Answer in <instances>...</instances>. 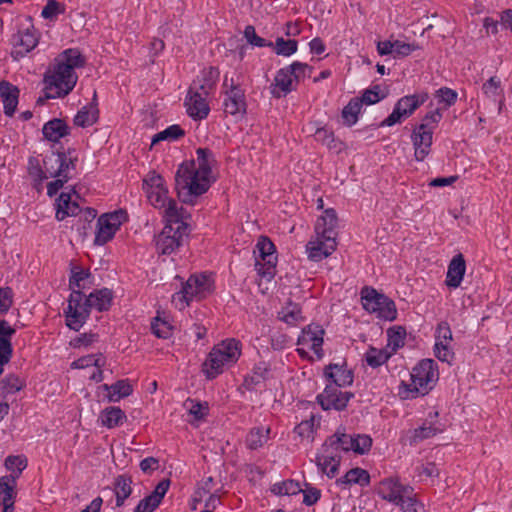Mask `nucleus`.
I'll list each match as a JSON object with an SVG mask.
<instances>
[{"label":"nucleus","mask_w":512,"mask_h":512,"mask_svg":"<svg viewBox=\"0 0 512 512\" xmlns=\"http://www.w3.org/2000/svg\"><path fill=\"white\" fill-rule=\"evenodd\" d=\"M353 397L350 392H342L337 385H326L324 391L317 396V401L323 410H343Z\"/></svg>","instance_id":"obj_16"},{"label":"nucleus","mask_w":512,"mask_h":512,"mask_svg":"<svg viewBox=\"0 0 512 512\" xmlns=\"http://www.w3.org/2000/svg\"><path fill=\"white\" fill-rule=\"evenodd\" d=\"M42 133L48 141L58 142L70 134V128L63 119L54 118L44 124Z\"/></svg>","instance_id":"obj_31"},{"label":"nucleus","mask_w":512,"mask_h":512,"mask_svg":"<svg viewBox=\"0 0 512 512\" xmlns=\"http://www.w3.org/2000/svg\"><path fill=\"white\" fill-rule=\"evenodd\" d=\"M198 168V176L204 181H211V169L213 164L216 162L213 152L208 148H198L196 150Z\"/></svg>","instance_id":"obj_32"},{"label":"nucleus","mask_w":512,"mask_h":512,"mask_svg":"<svg viewBox=\"0 0 512 512\" xmlns=\"http://www.w3.org/2000/svg\"><path fill=\"white\" fill-rule=\"evenodd\" d=\"M372 446V438L369 435L358 434L353 437V451L357 454L367 453Z\"/></svg>","instance_id":"obj_58"},{"label":"nucleus","mask_w":512,"mask_h":512,"mask_svg":"<svg viewBox=\"0 0 512 512\" xmlns=\"http://www.w3.org/2000/svg\"><path fill=\"white\" fill-rule=\"evenodd\" d=\"M77 161L76 150L72 148L65 152H52L42 160L47 178L70 175L75 170Z\"/></svg>","instance_id":"obj_11"},{"label":"nucleus","mask_w":512,"mask_h":512,"mask_svg":"<svg viewBox=\"0 0 512 512\" xmlns=\"http://www.w3.org/2000/svg\"><path fill=\"white\" fill-rule=\"evenodd\" d=\"M287 66L281 68L276 73L273 83L270 86V92L275 98H282L288 95L291 91L296 89L297 83L293 75L289 73Z\"/></svg>","instance_id":"obj_24"},{"label":"nucleus","mask_w":512,"mask_h":512,"mask_svg":"<svg viewBox=\"0 0 512 512\" xmlns=\"http://www.w3.org/2000/svg\"><path fill=\"white\" fill-rule=\"evenodd\" d=\"M38 36L33 29H26L14 34L11 39L12 51L11 56L15 60H19L32 51L38 44Z\"/></svg>","instance_id":"obj_18"},{"label":"nucleus","mask_w":512,"mask_h":512,"mask_svg":"<svg viewBox=\"0 0 512 512\" xmlns=\"http://www.w3.org/2000/svg\"><path fill=\"white\" fill-rule=\"evenodd\" d=\"M482 90L484 92V94L487 96V97H490V98H495L496 96L499 95L500 91H501V82L500 80L493 76V77H490V79H488L482 86Z\"/></svg>","instance_id":"obj_64"},{"label":"nucleus","mask_w":512,"mask_h":512,"mask_svg":"<svg viewBox=\"0 0 512 512\" xmlns=\"http://www.w3.org/2000/svg\"><path fill=\"white\" fill-rule=\"evenodd\" d=\"M272 46H274V51L277 55L291 56L297 51L298 43L296 40H285L282 37H278Z\"/></svg>","instance_id":"obj_51"},{"label":"nucleus","mask_w":512,"mask_h":512,"mask_svg":"<svg viewBox=\"0 0 512 512\" xmlns=\"http://www.w3.org/2000/svg\"><path fill=\"white\" fill-rule=\"evenodd\" d=\"M271 491L275 495H297L302 491L299 482L294 480H285L282 482L275 483Z\"/></svg>","instance_id":"obj_48"},{"label":"nucleus","mask_w":512,"mask_h":512,"mask_svg":"<svg viewBox=\"0 0 512 512\" xmlns=\"http://www.w3.org/2000/svg\"><path fill=\"white\" fill-rule=\"evenodd\" d=\"M341 454L325 442L316 454L315 463L319 470L328 478H334L339 472Z\"/></svg>","instance_id":"obj_17"},{"label":"nucleus","mask_w":512,"mask_h":512,"mask_svg":"<svg viewBox=\"0 0 512 512\" xmlns=\"http://www.w3.org/2000/svg\"><path fill=\"white\" fill-rule=\"evenodd\" d=\"M0 97L3 102L5 115L11 117L18 104L19 89L7 81H1Z\"/></svg>","instance_id":"obj_29"},{"label":"nucleus","mask_w":512,"mask_h":512,"mask_svg":"<svg viewBox=\"0 0 512 512\" xmlns=\"http://www.w3.org/2000/svg\"><path fill=\"white\" fill-rule=\"evenodd\" d=\"M108 392L107 399L109 402H118L122 398L128 397L133 392V387L127 379L118 380L115 383L102 386Z\"/></svg>","instance_id":"obj_33"},{"label":"nucleus","mask_w":512,"mask_h":512,"mask_svg":"<svg viewBox=\"0 0 512 512\" xmlns=\"http://www.w3.org/2000/svg\"><path fill=\"white\" fill-rule=\"evenodd\" d=\"M361 101L358 97L352 98L342 110V118L347 126H352L358 121L361 111Z\"/></svg>","instance_id":"obj_46"},{"label":"nucleus","mask_w":512,"mask_h":512,"mask_svg":"<svg viewBox=\"0 0 512 512\" xmlns=\"http://www.w3.org/2000/svg\"><path fill=\"white\" fill-rule=\"evenodd\" d=\"M71 204V196L68 193H61L56 200V219L63 221L69 216L68 210Z\"/></svg>","instance_id":"obj_55"},{"label":"nucleus","mask_w":512,"mask_h":512,"mask_svg":"<svg viewBox=\"0 0 512 512\" xmlns=\"http://www.w3.org/2000/svg\"><path fill=\"white\" fill-rule=\"evenodd\" d=\"M27 172L33 182L34 188L40 190L43 181L47 179V174L41 165V160L38 157L30 156L28 158Z\"/></svg>","instance_id":"obj_36"},{"label":"nucleus","mask_w":512,"mask_h":512,"mask_svg":"<svg viewBox=\"0 0 512 512\" xmlns=\"http://www.w3.org/2000/svg\"><path fill=\"white\" fill-rule=\"evenodd\" d=\"M15 498V488L0 480V506H3V512H13Z\"/></svg>","instance_id":"obj_45"},{"label":"nucleus","mask_w":512,"mask_h":512,"mask_svg":"<svg viewBox=\"0 0 512 512\" xmlns=\"http://www.w3.org/2000/svg\"><path fill=\"white\" fill-rule=\"evenodd\" d=\"M388 334V346L392 348V351H397L405 344L406 330L401 326L392 327L387 331Z\"/></svg>","instance_id":"obj_50"},{"label":"nucleus","mask_w":512,"mask_h":512,"mask_svg":"<svg viewBox=\"0 0 512 512\" xmlns=\"http://www.w3.org/2000/svg\"><path fill=\"white\" fill-rule=\"evenodd\" d=\"M211 279L206 275H191L186 283L183 285L181 291L173 296V301L180 302L179 309L193 300H200L204 298L211 291Z\"/></svg>","instance_id":"obj_9"},{"label":"nucleus","mask_w":512,"mask_h":512,"mask_svg":"<svg viewBox=\"0 0 512 512\" xmlns=\"http://www.w3.org/2000/svg\"><path fill=\"white\" fill-rule=\"evenodd\" d=\"M337 247V242L333 238H322L316 235L315 239H311L306 244V252L308 259L314 262H319L329 257Z\"/></svg>","instance_id":"obj_21"},{"label":"nucleus","mask_w":512,"mask_h":512,"mask_svg":"<svg viewBox=\"0 0 512 512\" xmlns=\"http://www.w3.org/2000/svg\"><path fill=\"white\" fill-rule=\"evenodd\" d=\"M223 86L227 88L223 102L225 113L233 116L245 114L247 105L244 90L233 78L229 79L227 75L224 78Z\"/></svg>","instance_id":"obj_14"},{"label":"nucleus","mask_w":512,"mask_h":512,"mask_svg":"<svg viewBox=\"0 0 512 512\" xmlns=\"http://www.w3.org/2000/svg\"><path fill=\"white\" fill-rule=\"evenodd\" d=\"M391 354L384 349L370 347L365 353V360L372 368H377L388 361Z\"/></svg>","instance_id":"obj_47"},{"label":"nucleus","mask_w":512,"mask_h":512,"mask_svg":"<svg viewBox=\"0 0 512 512\" xmlns=\"http://www.w3.org/2000/svg\"><path fill=\"white\" fill-rule=\"evenodd\" d=\"M219 77V71L214 67L204 69L199 76L193 81L190 89L209 95L216 86Z\"/></svg>","instance_id":"obj_28"},{"label":"nucleus","mask_w":512,"mask_h":512,"mask_svg":"<svg viewBox=\"0 0 512 512\" xmlns=\"http://www.w3.org/2000/svg\"><path fill=\"white\" fill-rule=\"evenodd\" d=\"M411 140L414 146V156L419 162L423 161L431 151L433 132L416 126L411 134Z\"/></svg>","instance_id":"obj_23"},{"label":"nucleus","mask_w":512,"mask_h":512,"mask_svg":"<svg viewBox=\"0 0 512 512\" xmlns=\"http://www.w3.org/2000/svg\"><path fill=\"white\" fill-rule=\"evenodd\" d=\"M269 371L270 368L266 362L258 363L255 365L252 374L245 377L244 385L247 389H253L256 385L267 379Z\"/></svg>","instance_id":"obj_43"},{"label":"nucleus","mask_w":512,"mask_h":512,"mask_svg":"<svg viewBox=\"0 0 512 512\" xmlns=\"http://www.w3.org/2000/svg\"><path fill=\"white\" fill-rule=\"evenodd\" d=\"M317 142L325 145L329 149H337L339 142L334 138L332 131L326 128H318L314 134Z\"/></svg>","instance_id":"obj_54"},{"label":"nucleus","mask_w":512,"mask_h":512,"mask_svg":"<svg viewBox=\"0 0 512 512\" xmlns=\"http://www.w3.org/2000/svg\"><path fill=\"white\" fill-rule=\"evenodd\" d=\"M270 428L267 427H254L252 428L247 437L246 445L251 450H256L262 447L269 439Z\"/></svg>","instance_id":"obj_40"},{"label":"nucleus","mask_w":512,"mask_h":512,"mask_svg":"<svg viewBox=\"0 0 512 512\" xmlns=\"http://www.w3.org/2000/svg\"><path fill=\"white\" fill-rule=\"evenodd\" d=\"M441 119H442L441 108H436L435 110L428 112L422 118L421 123L417 126L420 127V130L426 129V130L434 132V130L436 129V127Z\"/></svg>","instance_id":"obj_53"},{"label":"nucleus","mask_w":512,"mask_h":512,"mask_svg":"<svg viewBox=\"0 0 512 512\" xmlns=\"http://www.w3.org/2000/svg\"><path fill=\"white\" fill-rule=\"evenodd\" d=\"M151 330L158 338L167 339L171 335V326L168 322L156 317L151 323Z\"/></svg>","instance_id":"obj_59"},{"label":"nucleus","mask_w":512,"mask_h":512,"mask_svg":"<svg viewBox=\"0 0 512 512\" xmlns=\"http://www.w3.org/2000/svg\"><path fill=\"white\" fill-rule=\"evenodd\" d=\"M90 311L86 295L80 290H74L70 294L68 306L64 311L66 325L74 331H79L89 318Z\"/></svg>","instance_id":"obj_10"},{"label":"nucleus","mask_w":512,"mask_h":512,"mask_svg":"<svg viewBox=\"0 0 512 512\" xmlns=\"http://www.w3.org/2000/svg\"><path fill=\"white\" fill-rule=\"evenodd\" d=\"M186 210L178 207L175 201L169 202L166 208V224L162 231L155 237L157 252L162 255H170L175 252L190 232L189 225L184 221Z\"/></svg>","instance_id":"obj_2"},{"label":"nucleus","mask_w":512,"mask_h":512,"mask_svg":"<svg viewBox=\"0 0 512 512\" xmlns=\"http://www.w3.org/2000/svg\"><path fill=\"white\" fill-rule=\"evenodd\" d=\"M84 64L85 60L78 49H66L59 54L44 75L45 94L37 99L36 104L42 105L47 99L63 98L68 95L78 80L75 69L83 67Z\"/></svg>","instance_id":"obj_1"},{"label":"nucleus","mask_w":512,"mask_h":512,"mask_svg":"<svg viewBox=\"0 0 512 512\" xmlns=\"http://www.w3.org/2000/svg\"><path fill=\"white\" fill-rule=\"evenodd\" d=\"M99 419L103 426L111 429L123 424L126 415L119 407L110 406L100 413Z\"/></svg>","instance_id":"obj_37"},{"label":"nucleus","mask_w":512,"mask_h":512,"mask_svg":"<svg viewBox=\"0 0 512 512\" xmlns=\"http://www.w3.org/2000/svg\"><path fill=\"white\" fill-rule=\"evenodd\" d=\"M324 330L319 325H308L304 328L298 337L297 345L305 346L308 350L315 353L317 359H321L324 355L323 345Z\"/></svg>","instance_id":"obj_20"},{"label":"nucleus","mask_w":512,"mask_h":512,"mask_svg":"<svg viewBox=\"0 0 512 512\" xmlns=\"http://www.w3.org/2000/svg\"><path fill=\"white\" fill-rule=\"evenodd\" d=\"M442 431L443 427H441L440 425L425 422L423 423L422 426L412 431L410 443L417 444L425 439L437 435L438 433H441Z\"/></svg>","instance_id":"obj_41"},{"label":"nucleus","mask_w":512,"mask_h":512,"mask_svg":"<svg viewBox=\"0 0 512 512\" xmlns=\"http://www.w3.org/2000/svg\"><path fill=\"white\" fill-rule=\"evenodd\" d=\"M241 355V344L236 339H226L215 345L209 352L202 365V371L207 379H214L225 368L234 365Z\"/></svg>","instance_id":"obj_4"},{"label":"nucleus","mask_w":512,"mask_h":512,"mask_svg":"<svg viewBox=\"0 0 512 512\" xmlns=\"http://www.w3.org/2000/svg\"><path fill=\"white\" fill-rule=\"evenodd\" d=\"M185 134L184 130L179 125H171L167 127L165 130L155 134L152 138V145L164 140L174 141Z\"/></svg>","instance_id":"obj_49"},{"label":"nucleus","mask_w":512,"mask_h":512,"mask_svg":"<svg viewBox=\"0 0 512 512\" xmlns=\"http://www.w3.org/2000/svg\"><path fill=\"white\" fill-rule=\"evenodd\" d=\"M143 189L151 205L155 208L164 209V217L166 218V208L169 202L168 190L164 185V179L156 172H150L143 180Z\"/></svg>","instance_id":"obj_12"},{"label":"nucleus","mask_w":512,"mask_h":512,"mask_svg":"<svg viewBox=\"0 0 512 512\" xmlns=\"http://www.w3.org/2000/svg\"><path fill=\"white\" fill-rule=\"evenodd\" d=\"M125 218L126 213L123 210L101 215L97 220V231L94 243L96 245H104L110 241Z\"/></svg>","instance_id":"obj_13"},{"label":"nucleus","mask_w":512,"mask_h":512,"mask_svg":"<svg viewBox=\"0 0 512 512\" xmlns=\"http://www.w3.org/2000/svg\"><path fill=\"white\" fill-rule=\"evenodd\" d=\"M436 97L439 99V103H444L447 108L456 102L457 93L453 89L442 87L436 91Z\"/></svg>","instance_id":"obj_62"},{"label":"nucleus","mask_w":512,"mask_h":512,"mask_svg":"<svg viewBox=\"0 0 512 512\" xmlns=\"http://www.w3.org/2000/svg\"><path fill=\"white\" fill-rule=\"evenodd\" d=\"M336 483L346 488L351 484H358L362 487L369 485L370 475L362 468L350 469L343 477L339 478Z\"/></svg>","instance_id":"obj_34"},{"label":"nucleus","mask_w":512,"mask_h":512,"mask_svg":"<svg viewBox=\"0 0 512 512\" xmlns=\"http://www.w3.org/2000/svg\"><path fill=\"white\" fill-rule=\"evenodd\" d=\"M360 295L363 308L366 311L375 313L378 318L383 320L393 321L396 319L397 309L390 298L369 286L363 287Z\"/></svg>","instance_id":"obj_6"},{"label":"nucleus","mask_w":512,"mask_h":512,"mask_svg":"<svg viewBox=\"0 0 512 512\" xmlns=\"http://www.w3.org/2000/svg\"><path fill=\"white\" fill-rule=\"evenodd\" d=\"M398 506L401 507L403 512H425L423 504L413 497V492L408 493V497H405V500Z\"/></svg>","instance_id":"obj_63"},{"label":"nucleus","mask_w":512,"mask_h":512,"mask_svg":"<svg viewBox=\"0 0 512 512\" xmlns=\"http://www.w3.org/2000/svg\"><path fill=\"white\" fill-rule=\"evenodd\" d=\"M314 422V416H311L308 420L302 421L295 427V433L302 439L312 440L314 433Z\"/></svg>","instance_id":"obj_56"},{"label":"nucleus","mask_w":512,"mask_h":512,"mask_svg":"<svg viewBox=\"0 0 512 512\" xmlns=\"http://www.w3.org/2000/svg\"><path fill=\"white\" fill-rule=\"evenodd\" d=\"M429 98L425 91L401 97L395 104L392 113L381 122L380 126H393L410 117Z\"/></svg>","instance_id":"obj_8"},{"label":"nucleus","mask_w":512,"mask_h":512,"mask_svg":"<svg viewBox=\"0 0 512 512\" xmlns=\"http://www.w3.org/2000/svg\"><path fill=\"white\" fill-rule=\"evenodd\" d=\"M439 378L438 366L432 359L421 360L410 373V383L402 381L398 394L402 399L425 396L435 386Z\"/></svg>","instance_id":"obj_3"},{"label":"nucleus","mask_w":512,"mask_h":512,"mask_svg":"<svg viewBox=\"0 0 512 512\" xmlns=\"http://www.w3.org/2000/svg\"><path fill=\"white\" fill-rule=\"evenodd\" d=\"M254 253L256 256L255 268L258 274L270 281L276 274L277 255L274 243L266 236H260Z\"/></svg>","instance_id":"obj_7"},{"label":"nucleus","mask_w":512,"mask_h":512,"mask_svg":"<svg viewBox=\"0 0 512 512\" xmlns=\"http://www.w3.org/2000/svg\"><path fill=\"white\" fill-rule=\"evenodd\" d=\"M244 37L247 42L255 47H267L272 46L273 43L266 41L264 38L259 37L256 34L255 28L252 25H248L244 29Z\"/></svg>","instance_id":"obj_57"},{"label":"nucleus","mask_w":512,"mask_h":512,"mask_svg":"<svg viewBox=\"0 0 512 512\" xmlns=\"http://www.w3.org/2000/svg\"><path fill=\"white\" fill-rule=\"evenodd\" d=\"M325 443L340 454L341 452L353 451V436L339 430L328 437Z\"/></svg>","instance_id":"obj_38"},{"label":"nucleus","mask_w":512,"mask_h":512,"mask_svg":"<svg viewBox=\"0 0 512 512\" xmlns=\"http://www.w3.org/2000/svg\"><path fill=\"white\" fill-rule=\"evenodd\" d=\"M278 318L288 325H296L302 320L301 308L298 304L289 302L278 312Z\"/></svg>","instance_id":"obj_44"},{"label":"nucleus","mask_w":512,"mask_h":512,"mask_svg":"<svg viewBox=\"0 0 512 512\" xmlns=\"http://www.w3.org/2000/svg\"><path fill=\"white\" fill-rule=\"evenodd\" d=\"M132 478L129 475L121 474L113 481V492L115 494L116 507H122L125 500L132 494Z\"/></svg>","instance_id":"obj_30"},{"label":"nucleus","mask_w":512,"mask_h":512,"mask_svg":"<svg viewBox=\"0 0 512 512\" xmlns=\"http://www.w3.org/2000/svg\"><path fill=\"white\" fill-rule=\"evenodd\" d=\"M175 183L178 197L182 202L193 204V198L207 192L212 181L202 182L195 168V162L190 161L179 166L175 175Z\"/></svg>","instance_id":"obj_5"},{"label":"nucleus","mask_w":512,"mask_h":512,"mask_svg":"<svg viewBox=\"0 0 512 512\" xmlns=\"http://www.w3.org/2000/svg\"><path fill=\"white\" fill-rule=\"evenodd\" d=\"M287 69L290 71L289 73L293 75L295 83H298L306 77H310L313 70V68L308 64L299 61H295L288 65Z\"/></svg>","instance_id":"obj_52"},{"label":"nucleus","mask_w":512,"mask_h":512,"mask_svg":"<svg viewBox=\"0 0 512 512\" xmlns=\"http://www.w3.org/2000/svg\"><path fill=\"white\" fill-rule=\"evenodd\" d=\"M90 308H95L98 311H106L111 306L112 292L107 288L96 290L86 296Z\"/></svg>","instance_id":"obj_35"},{"label":"nucleus","mask_w":512,"mask_h":512,"mask_svg":"<svg viewBox=\"0 0 512 512\" xmlns=\"http://www.w3.org/2000/svg\"><path fill=\"white\" fill-rule=\"evenodd\" d=\"M434 338L435 357L442 362L451 364L455 358V353L452 347L453 335L448 322L442 321L437 325Z\"/></svg>","instance_id":"obj_15"},{"label":"nucleus","mask_w":512,"mask_h":512,"mask_svg":"<svg viewBox=\"0 0 512 512\" xmlns=\"http://www.w3.org/2000/svg\"><path fill=\"white\" fill-rule=\"evenodd\" d=\"M25 385V380L15 374H8L0 380V390L3 397L19 392Z\"/></svg>","instance_id":"obj_42"},{"label":"nucleus","mask_w":512,"mask_h":512,"mask_svg":"<svg viewBox=\"0 0 512 512\" xmlns=\"http://www.w3.org/2000/svg\"><path fill=\"white\" fill-rule=\"evenodd\" d=\"M301 492L303 493V503L306 506L316 504L321 497V491L308 483H305V489H302Z\"/></svg>","instance_id":"obj_60"},{"label":"nucleus","mask_w":512,"mask_h":512,"mask_svg":"<svg viewBox=\"0 0 512 512\" xmlns=\"http://www.w3.org/2000/svg\"><path fill=\"white\" fill-rule=\"evenodd\" d=\"M324 376L330 380L329 385L349 386L353 383V373L345 365L329 364L324 369Z\"/></svg>","instance_id":"obj_27"},{"label":"nucleus","mask_w":512,"mask_h":512,"mask_svg":"<svg viewBox=\"0 0 512 512\" xmlns=\"http://www.w3.org/2000/svg\"><path fill=\"white\" fill-rule=\"evenodd\" d=\"M413 488L402 485L396 479H385L381 481L378 494L379 496L395 505H399L408 497V493H412Z\"/></svg>","instance_id":"obj_19"},{"label":"nucleus","mask_w":512,"mask_h":512,"mask_svg":"<svg viewBox=\"0 0 512 512\" xmlns=\"http://www.w3.org/2000/svg\"><path fill=\"white\" fill-rule=\"evenodd\" d=\"M90 273L88 271H85L83 269L73 270L72 275L69 279V287L74 292V290H80L84 288V286L81 284L84 280H86L89 277Z\"/></svg>","instance_id":"obj_61"},{"label":"nucleus","mask_w":512,"mask_h":512,"mask_svg":"<svg viewBox=\"0 0 512 512\" xmlns=\"http://www.w3.org/2000/svg\"><path fill=\"white\" fill-rule=\"evenodd\" d=\"M98 109L96 105L83 106L74 117V124L78 127H88L98 120Z\"/></svg>","instance_id":"obj_39"},{"label":"nucleus","mask_w":512,"mask_h":512,"mask_svg":"<svg viewBox=\"0 0 512 512\" xmlns=\"http://www.w3.org/2000/svg\"><path fill=\"white\" fill-rule=\"evenodd\" d=\"M206 98L207 95L189 88L185 99V106L188 115L194 120H202L208 116L210 108Z\"/></svg>","instance_id":"obj_22"},{"label":"nucleus","mask_w":512,"mask_h":512,"mask_svg":"<svg viewBox=\"0 0 512 512\" xmlns=\"http://www.w3.org/2000/svg\"><path fill=\"white\" fill-rule=\"evenodd\" d=\"M466 271V262L463 254L455 255L449 262L445 284L449 288H458L461 285Z\"/></svg>","instance_id":"obj_26"},{"label":"nucleus","mask_w":512,"mask_h":512,"mask_svg":"<svg viewBox=\"0 0 512 512\" xmlns=\"http://www.w3.org/2000/svg\"><path fill=\"white\" fill-rule=\"evenodd\" d=\"M337 214L332 208L326 209L324 214L317 219L315 224V235L325 239L333 238L336 241L337 236Z\"/></svg>","instance_id":"obj_25"}]
</instances>
